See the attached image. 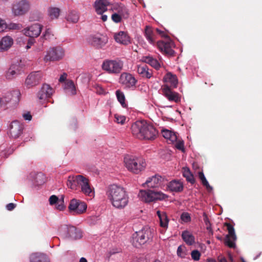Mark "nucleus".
Here are the masks:
<instances>
[{
    "label": "nucleus",
    "mask_w": 262,
    "mask_h": 262,
    "mask_svg": "<svg viewBox=\"0 0 262 262\" xmlns=\"http://www.w3.org/2000/svg\"><path fill=\"white\" fill-rule=\"evenodd\" d=\"M21 28V25L19 24H12L11 25V27H10L11 29H14V30H19V29H20Z\"/></svg>",
    "instance_id": "nucleus-59"
},
{
    "label": "nucleus",
    "mask_w": 262,
    "mask_h": 262,
    "mask_svg": "<svg viewBox=\"0 0 262 262\" xmlns=\"http://www.w3.org/2000/svg\"><path fill=\"white\" fill-rule=\"evenodd\" d=\"M20 95V93L18 90H14L11 92L6 93L2 98H1L2 100V106H3V104H7L14 98L15 99V101L18 100V97Z\"/></svg>",
    "instance_id": "nucleus-26"
},
{
    "label": "nucleus",
    "mask_w": 262,
    "mask_h": 262,
    "mask_svg": "<svg viewBox=\"0 0 262 262\" xmlns=\"http://www.w3.org/2000/svg\"><path fill=\"white\" fill-rule=\"evenodd\" d=\"M183 176L186 179V180L191 184L195 182L193 174L191 173L190 170L188 168H184L183 169Z\"/></svg>",
    "instance_id": "nucleus-39"
},
{
    "label": "nucleus",
    "mask_w": 262,
    "mask_h": 262,
    "mask_svg": "<svg viewBox=\"0 0 262 262\" xmlns=\"http://www.w3.org/2000/svg\"><path fill=\"white\" fill-rule=\"evenodd\" d=\"M224 225L227 227L228 231V234L225 238V244L229 248H233L235 247V241L236 239L234 227L228 223H225Z\"/></svg>",
    "instance_id": "nucleus-14"
},
{
    "label": "nucleus",
    "mask_w": 262,
    "mask_h": 262,
    "mask_svg": "<svg viewBox=\"0 0 262 262\" xmlns=\"http://www.w3.org/2000/svg\"><path fill=\"white\" fill-rule=\"evenodd\" d=\"M83 177L82 175L69 176L67 183V186L72 190H77L80 187Z\"/></svg>",
    "instance_id": "nucleus-21"
},
{
    "label": "nucleus",
    "mask_w": 262,
    "mask_h": 262,
    "mask_svg": "<svg viewBox=\"0 0 262 262\" xmlns=\"http://www.w3.org/2000/svg\"><path fill=\"white\" fill-rule=\"evenodd\" d=\"M64 55L63 50L60 47L50 49L44 58L45 61H56L61 59Z\"/></svg>",
    "instance_id": "nucleus-11"
},
{
    "label": "nucleus",
    "mask_w": 262,
    "mask_h": 262,
    "mask_svg": "<svg viewBox=\"0 0 262 262\" xmlns=\"http://www.w3.org/2000/svg\"><path fill=\"white\" fill-rule=\"evenodd\" d=\"M125 167L130 172L139 174L144 170L146 164L144 159L132 156H127L124 159Z\"/></svg>",
    "instance_id": "nucleus-2"
},
{
    "label": "nucleus",
    "mask_w": 262,
    "mask_h": 262,
    "mask_svg": "<svg viewBox=\"0 0 262 262\" xmlns=\"http://www.w3.org/2000/svg\"><path fill=\"white\" fill-rule=\"evenodd\" d=\"M24 129L23 125L18 121L11 122L9 127V134L13 138H17L22 134Z\"/></svg>",
    "instance_id": "nucleus-18"
},
{
    "label": "nucleus",
    "mask_w": 262,
    "mask_h": 262,
    "mask_svg": "<svg viewBox=\"0 0 262 262\" xmlns=\"http://www.w3.org/2000/svg\"><path fill=\"white\" fill-rule=\"evenodd\" d=\"M81 192L86 195L93 196L94 195V188L91 185L88 178L83 177L82 180L80 185Z\"/></svg>",
    "instance_id": "nucleus-19"
},
{
    "label": "nucleus",
    "mask_w": 262,
    "mask_h": 262,
    "mask_svg": "<svg viewBox=\"0 0 262 262\" xmlns=\"http://www.w3.org/2000/svg\"><path fill=\"white\" fill-rule=\"evenodd\" d=\"M7 28L5 21L0 18V32H3Z\"/></svg>",
    "instance_id": "nucleus-53"
},
{
    "label": "nucleus",
    "mask_w": 262,
    "mask_h": 262,
    "mask_svg": "<svg viewBox=\"0 0 262 262\" xmlns=\"http://www.w3.org/2000/svg\"><path fill=\"white\" fill-rule=\"evenodd\" d=\"M165 81L169 82L173 88H177L178 83V80L176 75L170 72L167 73L164 76Z\"/></svg>",
    "instance_id": "nucleus-37"
},
{
    "label": "nucleus",
    "mask_w": 262,
    "mask_h": 262,
    "mask_svg": "<svg viewBox=\"0 0 262 262\" xmlns=\"http://www.w3.org/2000/svg\"><path fill=\"white\" fill-rule=\"evenodd\" d=\"M116 95L118 101L120 103L123 107H126L125 98L124 93L120 90H118L116 92Z\"/></svg>",
    "instance_id": "nucleus-40"
},
{
    "label": "nucleus",
    "mask_w": 262,
    "mask_h": 262,
    "mask_svg": "<svg viewBox=\"0 0 262 262\" xmlns=\"http://www.w3.org/2000/svg\"><path fill=\"white\" fill-rule=\"evenodd\" d=\"M68 74L66 73H63L61 75L59 79V82L60 83L65 82L67 79Z\"/></svg>",
    "instance_id": "nucleus-55"
},
{
    "label": "nucleus",
    "mask_w": 262,
    "mask_h": 262,
    "mask_svg": "<svg viewBox=\"0 0 262 262\" xmlns=\"http://www.w3.org/2000/svg\"><path fill=\"white\" fill-rule=\"evenodd\" d=\"M106 193L112 205L117 209H123L128 204V194L120 186L115 184L109 186Z\"/></svg>",
    "instance_id": "nucleus-1"
},
{
    "label": "nucleus",
    "mask_w": 262,
    "mask_h": 262,
    "mask_svg": "<svg viewBox=\"0 0 262 262\" xmlns=\"http://www.w3.org/2000/svg\"><path fill=\"white\" fill-rule=\"evenodd\" d=\"M207 262H216V260L212 258H208L207 259Z\"/></svg>",
    "instance_id": "nucleus-64"
},
{
    "label": "nucleus",
    "mask_w": 262,
    "mask_h": 262,
    "mask_svg": "<svg viewBox=\"0 0 262 262\" xmlns=\"http://www.w3.org/2000/svg\"><path fill=\"white\" fill-rule=\"evenodd\" d=\"M114 38L118 43L127 45L130 43V38L127 33L123 31H120L118 33H115Z\"/></svg>",
    "instance_id": "nucleus-28"
},
{
    "label": "nucleus",
    "mask_w": 262,
    "mask_h": 262,
    "mask_svg": "<svg viewBox=\"0 0 262 262\" xmlns=\"http://www.w3.org/2000/svg\"><path fill=\"white\" fill-rule=\"evenodd\" d=\"M24 118L26 120H31L32 119V116L29 113L24 114L23 115Z\"/></svg>",
    "instance_id": "nucleus-61"
},
{
    "label": "nucleus",
    "mask_w": 262,
    "mask_h": 262,
    "mask_svg": "<svg viewBox=\"0 0 262 262\" xmlns=\"http://www.w3.org/2000/svg\"><path fill=\"white\" fill-rule=\"evenodd\" d=\"M13 40L9 36L3 37L0 41V51L4 52L8 50L13 45Z\"/></svg>",
    "instance_id": "nucleus-29"
},
{
    "label": "nucleus",
    "mask_w": 262,
    "mask_h": 262,
    "mask_svg": "<svg viewBox=\"0 0 262 262\" xmlns=\"http://www.w3.org/2000/svg\"><path fill=\"white\" fill-rule=\"evenodd\" d=\"M146 123V122L144 120L137 121L134 123L131 126L133 135L137 138L142 139Z\"/></svg>",
    "instance_id": "nucleus-15"
},
{
    "label": "nucleus",
    "mask_w": 262,
    "mask_h": 262,
    "mask_svg": "<svg viewBox=\"0 0 262 262\" xmlns=\"http://www.w3.org/2000/svg\"><path fill=\"white\" fill-rule=\"evenodd\" d=\"M48 12L50 16H59L60 10L57 7H50L48 10Z\"/></svg>",
    "instance_id": "nucleus-43"
},
{
    "label": "nucleus",
    "mask_w": 262,
    "mask_h": 262,
    "mask_svg": "<svg viewBox=\"0 0 262 262\" xmlns=\"http://www.w3.org/2000/svg\"><path fill=\"white\" fill-rule=\"evenodd\" d=\"M95 8L98 15H102L101 16H107L103 13L108 9H113V6L110 4L107 0H97L95 3Z\"/></svg>",
    "instance_id": "nucleus-16"
},
{
    "label": "nucleus",
    "mask_w": 262,
    "mask_h": 262,
    "mask_svg": "<svg viewBox=\"0 0 262 262\" xmlns=\"http://www.w3.org/2000/svg\"><path fill=\"white\" fill-rule=\"evenodd\" d=\"M167 180L160 175H155L148 179L145 184L149 188H157L164 187L167 183Z\"/></svg>",
    "instance_id": "nucleus-12"
},
{
    "label": "nucleus",
    "mask_w": 262,
    "mask_h": 262,
    "mask_svg": "<svg viewBox=\"0 0 262 262\" xmlns=\"http://www.w3.org/2000/svg\"><path fill=\"white\" fill-rule=\"evenodd\" d=\"M61 200H59L58 198L55 195H51L49 198V202L51 205L59 204Z\"/></svg>",
    "instance_id": "nucleus-49"
},
{
    "label": "nucleus",
    "mask_w": 262,
    "mask_h": 262,
    "mask_svg": "<svg viewBox=\"0 0 262 262\" xmlns=\"http://www.w3.org/2000/svg\"><path fill=\"white\" fill-rule=\"evenodd\" d=\"M60 200L61 202L59 204H57L58 206H57V209H58L59 210H62L65 207L63 205V198L62 197L61 200Z\"/></svg>",
    "instance_id": "nucleus-56"
},
{
    "label": "nucleus",
    "mask_w": 262,
    "mask_h": 262,
    "mask_svg": "<svg viewBox=\"0 0 262 262\" xmlns=\"http://www.w3.org/2000/svg\"><path fill=\"white\" fill-rule=\"evenodd\" d=\"M182 237L184 241L189 245H192L194 243V237L188 231L182 232Z\"/></svg>",
    "instance_id": "nucleus-38"
},
{
    "label": "nucleus",
    "mask_w": 262,
    "mask_h": 262,
    "mask_svg": "<svg viewBox=\"0 0 262 262\" xmlns=\"http://www.w3.org/2000/svg\"><path fill=\"white\" fill-rule=\"evenodd\" d=\"M199 178L202 182V184L206 187L208 190H212V188L209 184L203 171H200L198 173Z\"/></svg>",
    "instance_id": "nucleus-41"
},
{
    "label": "nucleus",
    "mask_w": 262,
    "mask_h": 262,
    "mask_svg": "<svg viewBox=\"0 0 262 262\" xmlns=\"http://www.w3.org/2000/svg\"><path fill=\"white\" fill-rule=\"evenodd\" d=\"M30 4L26 0H20L13 5L12 11L15 15H24L29 11Z\"/></svg>",
    "instance_id": "nucleus-13"
},
{
    "label": "nucleus",
    "mask_w": 262,
    "mask_h": 262,
    "mask_svg": "<svg viewBox=\"0 0 262 262\" xmlns=\"http://www.w3.org/2000/svg\"><path fill=\"white\" fill-rule=\"evenodd\" d=\"M218 260L219 262H227V259L224 257H219Z\"/></svg>",
    "instance_id": "nucleus-63"
},
{
    "label": "nucleus",
    "mask_w": 262,
    "mask_h": 262,
    "mask_svg": "<svg viewBox=\"0 0 262 262\" xmlns=\"http://www.w3.org/2000/svg\"><path fill=\"white\" fill-rule=\"evenodd\" d=\"M143 61L156 70L159 69L161 67L160 62L156 59L150 56L143 57Z\"/></svg>",
    "instance_id": "nucleus-36"
},
{
    "label": "nucleus",
    "mask_w": 262,
    "mask_h": 262,
    "mask_svg": "<svg viewBox=\"0 0 262 262\" xmlns=\"http://www.w3.org/2000/svg\"><path fill=\"white\" fill-rule=\"evenodd\" d=\"M177 254H178V256H179L181 257H183L185 256V254L182 252V249L181 248V247L180 246L177 249Z\"/></svg>",
    "instance_id": "nucleus-60"
},
{
    "label": "nucleus",
    "mask_w": 262,
    "mask_h": 262,
    "mask_svg": "<svg viewBox=\"0 0 262 262\" xmlns=\"http://www.w3.org/2000/svg\"><path fill=\"white\" fill-rule=\"evenodd\" d=\"M181 219L182 221L185 223H188L191 221V217L189 213L188 212H183L181 215Z\"/></svg>",
    "instance_id": "nucleus-48"
},
{
    "label": "nucleus",
    "mask_w": 262,
    "mask_h": 262,
    "mask_svg": "<svg viewBox=\"0 0 262 262\" xmlns=\"http://www.w3.org/2000/svg\"><path fill=\"white\" fill-rule=\"evenodd\" d=\"M157 214L159 217L161 227L167 228L168 225L169 220L166 213L164 211L158 210L157 211Z\"/></svg>",
    "instance_id": "nucleus-34"
},
{
    "label": "nucleus",
    "mask_w": 262,
    "mask_h": 262,
    "mask_svg": "<svg viewBox=\"0 0 262 262\" xmlns=\"http://www.w3.org/2000/svg\"><path fill=\"white\" fill-rule=\"evenodd\" d=\"M42 77V74L41 72H32L26 78L25 85L27 88H33L39 83Z\"/></svg>",
    "instance_id": "nucleus-9"
},
{
    "label": "nucleus",
    "mask_w": 262,
    "mask_h": 262,
    "mask_svg": "<svg viewBox=\"0 0 262 262\" xmlns=\"http://www.w3.org/2000/svg\"><path fill=\"white\" fill-rule=\"evenodd\" d=\"M139 196L144 202L149 203L157 200H164L167 195L160 192L154 190H140Z\"/></svg>",
    "instance_id": "nucleus-6"
},
{
    "label": "nucleus",
    "mask_w": 262,
    "mask_h": 262,
    "mask_svg": "<svg viewBox=\"0 0 262 262\" xmlns=\"http://www.w3.org/2000/svg\"><path fill=\"white\" fill-rule=\"evenodd\" d=\"M42 26L39 24H35L25 30V34L31 38L37 37L41 31Z\"/></svg>",
    "instance_id": "nucleus-23"
},
{
    "label": "nucleus",
    "mask_w": 262,
    "mask_h": 262,
    "mask_svg": "<svg viewBox=\"0 0 262 262\" xmlns=\"http://www.w3.org/2000/svg\"><path fill=\"white\" fill-rule=\"evenodd\" d=\"M123 67V62L119 59L105 60L102 64V69L110 74L120 73Z\"/></svg>",
    "instance_id": "nucleus-5"
},
{
    "label": "nucleus",
    "mask_w": 262,
    "mask_h": 262,
    "mask_svg": "<svg viewBox=\"0 0 262 262\" xmlns=\"http://www.w3.org/2000/svg\"><path fill=\"white\" fill-rule=\"evenodd\" d=\"M119 82L125 88L130 89L135 87L137 80L131 74L124 72L121 74Z\"/></svg>",
    "instance_id": "nucleus-10"
},
{
    "label": "nucleus",
    "mask_w": 262,
    "mask_h": 262,
    "mask_svg": "<svg viewBox=\"0 0 262 262\" xmlns=\"http://www.w3.org/2000/svg\"><path fill=\"white\" fill-rule=\"evenodd\" d=\"M144 35L150 44L152 45L157 44V35L152 27L149 26H146L144 29Z\"/></svg>",
    "instance_id": "nucleus-25"
},
{
    "label": "nucleus",
    "mask_w": 262,
    "mask_h": 262,
    "mask_svg": "<svg viewBox=\"0 0 262 262\" xmlns=\"http://www.w3.org/2000/svg\"><path fill=\"white\" fill-rule=\"evenodd\" d=\"M137 72L143 78L149 79L152 76V70L149 69L148 66L145 64L138 66L137 67Z\"/></svg>",
    "instance_id": "nucleus-27"
},
{
    "label": "nucleus",
    "mask_w": 262,
    "mask_h": 262,
    "mask_svg": "<svg viewBox=\"0 0 262 262\" xmlns=\"http://www.w3.org/2000/svg\"><path fill=\"white\" fill-rule=\"evenodd\" d=\"M156 32L162 37L169 38L168 35L163 31L157 29ZM173 46V43L170 39H168L166 41H158L157 42V46L159 50L163 54L168 56H172L174 55V51L172 50Z\"/></svg>",
    "instance_id": "nucleus-4"
},
{
    "label": "nucleus",
    "mask_w": 262,
    "mask_h": 262,
    "mask_svg": "<svg viewBox=\"0 0 262 262\" xmlns=\"http://www.w3.org/2000/svg\"><path fill=\"white\" fill-rule=\"evenodd\" d=\"M88 43L96 49H102L108 42V38L105 35L96 33L90 35L87 39Z\"/></svg>",
    "instance_id": "nucleus-8"
},
{
    "label": "nucleus",
    "mask_w": 262,
    "mask_h": 262,
    "mask_svg": "<svg viewBox=\"0 0 262 262\" xmlns=\"http://www.w3.org/2000/svg\"><path fill=\"white\" fill-rule=\"evenodd\" d=\"M80 202V201L76 199L72 200L69 206V209L71 211H73L76 213V211L78 207V204H79Z\"/></svg>",
    "instance_id": "nucleus-44"
},
{
    "label": "nucleus",
    "mask_w": 262,
    "mask_h": 262,
    "mask_svg": "<svg viewBox=\"0 0 262 262\" xmlns=\"http://www.w3.org/2000/svg\"><path fill=\"white\" fill-rule=\"evenodd\" d=\"M59 235L63 239H78L82 237L80 230L75 226L62 225L58 229Z\"/></svg>",
    "instance_id": "nucleus-3"
},
{
    "label": "nucleus",
    "mask_w": 262,
    "mask_h": 262,
    "mask_svg": "<svg viewBox=\"0 0 262 262\" xmlns=\"http://www.w3.org/2000/svg\"><path fill=\"white\" fill-rule=\"evenodd\" d=\"M113 9L116 10V12H113L111 16H124L128 15V10L123 5H115L113 6Z\"/></svg>",
    "instance_id": "nucleus-31"
},
{
    "label": "nucleus",
    "mask_w": 262,
    "mask_h": 262,
    "mask_svg": "<svg viewBox=\"0 0 262 262\" xmlns=\"http://www.w3.org/2000/svg\"><path fill=\"white\" fill-rule=\"evenodd\" d=\"M158 134L156 129L151 124L147 122L145 125V131L143 134L142 139L154 140Z\"/></svg>",
    "instance_id": "nucleus-22"
},
{
    "label": "nucleus",
    "mask_w": 262,
    "mask_h": 262,
    "mask_svg": "<svg viewBox=\"0 0 262 262\" xmlns=\"http://www.w3.org/2000/svg\"><path fill=\"white\" fill-rule=\"evenodd\" d=\"M163 95L169 101L179 103L181 101L180 95L173 91L168 85H164L162 88Z\"/></svg>",
    "instance_id": "nucleus-17"
},
{
    "label": "nucleus",
    "mask_w": 262,
    "mask_h": 262,
    "mask_svg": "<svg viewBox=\"0 0 262 262\" xmlns=\"http://www.w3.org/2000/svg\"><path fill=\"white\" fill-rule=\"evenodd\" d=\"M167 186L171 191L181 192L183 190V183L180 181L173 180L169 182Z\"/></svg>",
    "instance_id": "nucleus-33"
},
{
    "label": "nucleus",
    "mask_w": 262,
    "mask_h": 262,
    "mask_svg": "<svg viewBox=\"0 0 262 262\" xmlns=\"http://www.w3.org/2000/svg\"><path fill=\"white\" fill-rule=\"evenodd\" d=\"M151 232L149 229L144 228L133 235L132 244L136 248L140 247L150 238Z\"/></svg>",
    "instance_id": "nucleus-7"
},
{
    "label": "nucleus",
    "mask_w": 262,
    "mask_h": 262,
    "mask_svg": "<svg viewBox=\"0 0 262 262\" xmlns=\"http://www.w3.org/2000/svg\"><path fill=\"white\" fill-rule=\"evenodd\" d=\"M203 220L204 221V223L206 226V229L208 231H210L211 230V224L209 220L208 217H207L206 214L205 213H204L203 214Z\"/></svg>",
    "instance_id": "nucleus-50"
},
{
    "label": "nucleus",
    "mask_w": 262,
    "mask_h": 262,
    "mask_svg": "<svg viewBox=\"0 0 262 262\" xmlns=\"http://www.w3.org/2000/svg\"><path fill=\"white\" fill-rule=\"evenodd\" d=\"M22 67L19 63L12 64L7 71L6 77L8 79H12L20 74Z\"/></svg>",
    "instance_id": "nucleus-24"
},
{
    "label": "nucleus",
    "mask_w": 262,
    "mask_h": 262,
    "mask_svg": "<svg viewBox=\"0 0 262 262\" xmlns=\"http://www.w3.org/2000/svg\"><path fill=\"white\" fill-rule=\"evenodd\" d=\"M34 43V39L33 38H29L28 41L27 45L26 46V49H29L31 48L32 45Z\"/></svg>",
    "instance_id": "nucleus-57"
},
{
    "label": "nucleus",
    "mask_w": 262,
    "mask_h": 262,
    "mask_svg": "<svg viewBox=\"0 0 262 262\" xmlns=\"http://www.w3.org/2000/svg\"><path fill=\"white\" fill-rule=\"evenodd\" d=\"M115 121L121 124H124L126 120V117L124 116L119 115L118 114L115 115Z\"/></svg>",
    "instance_id": "nucleus-46"
},
{
    "label": "nucleus",
    "mask_w": 262,
    "mask_h": 262,
    "mask_svg": "<svg viewBox=\"0 0 262 262\" xmlns=\"http://www.w3.org/2000/svg\"><path fill=\"white\" fill-rule=\"evenodd\" d=\"M16 207V205L14 203H9L7 205L6 208L9 211L13 210Z\"/></svg>",
    "instance_id": "nucleus-58"
},
{
    "label": "nucleus",
    "mask_w": 262,
    "mask_h": 262,
    "mask_svg": "<svg viewBox=\"0 0 262 262\" xmlns=\"http://www.w3.org/2000/svg\"><path fill=\"white\" fill-rule=\"evenodd\" d=\"M191 256L193 260L198 261L200 258L201 253L198 250H194L191 252Z\"/></svg>",
    "instance_id": "nucleus-47"
},
{
    "label": "nucleus",
    "mask_w": 262,
    "mask_h": 262,
    "mask_svg": "<svg viewBox=\"0 0 262 262\" xmlns=\"http://www.w3.org/2000/svg\"><path fill=\"white\" fill-rule=\"evenodd\" d=\"M176 144L175 147L178 149H179L182 151H184V142L183 141H176Z\"/></svg>",
    "instance_id": "nucleus-51"
},
{
    "label": "nucleus",
    "mask_w": 262,
    "mask_h": 262,
    "mask_svg": "<svg viewBox=\"0 0 262 262\" xmlns=\"http://www.w3.org/2000/svg\"><path fill=\"white\" fill-rule=\"evenodd\" d=\"M63 89L68 95L74 96L76 94V88L73 80L68 79L64 83Z\"/></svg>",
    "instance_id": "nucleus-30"
},
{
    "label": "nucleus",
    "mask_w": 262,
    "mask_h": 262,
    "mask_svg": "<svg viewBox=\"0 0 262 262\" xmlns=\"http://www.w3.org/2000/svg\"><path fill=\"white\" fill-rule=\"evenodd\" d=\"M78 207L76 211V213L77 214H81L84 212L87 208V206L86 204L83 202H80L79 204H78Z\"/></svg>",
    "instance_id": "nucleus-45"
},
{
    "label": "nucleus",
    "mask_w": 262,
    "mask_h": 262,
    "mask_svg": "<svg viewBox=\"0 0 262 262\" xmlns=\"http://www.w3.org/2000/svg\"><path fill=\"white\" fill-rule=\"evenodd\" d=\"M54 92L53 89L48 84H43L37 93V97L40 100H46L51 97Z\"/></svg>",
    "instance_id": "nucleus-20"
},
{
    "label": "nucleus",
    "mask_w": 262,
    "mask_h": 262,
    "mask_svg": "<svg viewBox=\"0 0 262 262\" xmlns=\"http://www.w3.org/2000/svg\"><path fill=\"white\" fill-rule=\"evenodd\" d=\"M67 22L70 24H75L78 21L79 17H66Z\"/></svg>",
    "instance_id": "nucleus-54"
},
{
    "label": "nucleus",
    "mask_w": 262,
    "mask_h": 262,
    "mask_svg": "<svg viewBox=\"0 0 262 262\" xmlns=\"http://www.w3.org/2000/svg\"><path fill=\"white\" fill-rule=\"evenodd\" d=\"M46 177L42 173H38L35 178V183L37 185H41L45 182Z\"/></svg>",
    "instance_id": "nucleus-42"
},
{
    "label": "nucleus",
    "mask_w": 262,
    "mask_h": 262,
    "mask_svg": "<svg viewBox=\"0 0 262 262\" xmlns=\"http://www.w3.org/2000/svg\"><path fill=\"white\" fill-rule=\"evenodd\" d=\"M112 20L116 23H120L121 21L122 17H111Z\"/></svg>",
    "instance_id": "nucleus-62"
},
{
    "label": "nucleus",
    "mask_w": 262,
    "mask_h": 262,
    "mask_svg": "<svg viewBox=\"0 0 262 262\" xmlns=\"http://www.w3.org/2000/svg\"><path fill=\"white\" fill-rule=\"evenodd\" d=\"M30 260V262H49L47 255L41 253H35L31 254Z\"/></svg>",
    "instance_id": "nucleus-32"
},
{
    "label": "nucleus",
    "mask_w": 262,
    "mask_h": 262,
    "mask_svg": "<svg viewBox=\"0 0 262 262\" xmlns=\"http://www.w3.org/2000/svg\"><path fill=\"white\" fill-rule=\"evenodd\" d=\"M162 134L164 138L169 141L171 143H173L178 140L176 133L169 130L166 129H162Z\"/></svg>",
    "instance_id": "nucleus-35"
},
{
    "label": "nucleus",
    "mask_w": 262,
    "mask_h": 262,
    "mask_svg": "<svg viewBox=\"0 0 262 262\" xmlns=\"http://www.w3.org/2000/svg\"><path fill=\"white\" fill-rule=\"evenodd\" d=\"M53 35L52 34V31L50 29L48 28L47 29L44 34L43 37L45 39H49L51 38V36H53Z\"/></svg>",
    "instance_id": "nucleus-52"
}]
</instances>
